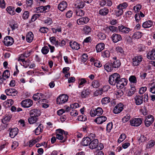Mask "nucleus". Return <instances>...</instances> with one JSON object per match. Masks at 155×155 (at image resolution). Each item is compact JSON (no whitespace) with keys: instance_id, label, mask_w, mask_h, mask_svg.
I'll list each match as a JSON object with an SVG mask.
<instances>
[{"instance_id":"obj_26","label":"nucleus","mask_w":155,"mask_h":155,"mask_svg":"<svg viewBox=\"0 0 155 155\" xmlns=\"http://www.w3.org/2000/svg\"><path fill=\"white\" fill-rule=\"evenodd\" d=\"M147 58L151 60L155 59V48L153 49L148 53Z\"/></svg>"},{"instance_id":"obj_47","label":"nucleus","mask_w":155,"mask_h":155,"mask_svg":"<svg viewBox=\"0 0 155 155\" xmlns=\"http://www.w3.org/2000/svg\"><path fill=\"white\" fill-rule=\"evenodd\" d=\"M49 51V48L47 46H44L41 49V52L44 54H47Z\"/></svg>"},{"instance_id":"obj_49","label":"nucleus","mask_w":155,"mask_h":155,"mask_svg":"<svg viewBox=\"0 0 155 155\" xmlns=\"http://www.w3.org/2000/svg\"><path fill=\"white\" fill-rule=\"evenodd\" d=\"M98 38L101 40H103L106 38V35L103 33H99L97 35Z\"/></svg>"},{"instance_id":"obj_8","label":"nucleus","mask_w":155,"mask_h":155,"mask_svg":"<svg viewBox=\"0 0 155 155\" xmlns=\"http://www.w3.org/2000/svg\"><path fill=\"white\" fill-rule=\"evenodd\" d=\"M33 104L32 101L30 99H28L22 101L21 106L25 108H28L31 106Z\"/></svg>"},{"instance_id":"obj_52","label":"nucleus","mask_w":155,"mask_h":155,"mask_svg":"<svg viewBox=\"0 0 155 155\" xmlns=\"http://www.w3.org/2000/svg\"><path fill=\"white\" fill-rule=\"evenodd\" d=\"M36 12L37 13L44 12V8L43 6H41L36 8Z\"/></svg>"},{"instance_id":"obj_29","label":"nucleus","mask_w":155,"mask_h":155,"mask_svg":"<svg viewBox=\"0 0 155 155\" xmlns=\"http://www.w3.org/2000/svg\"><path fill=\"white\" fill-rule=\"evenodd\" d=\"M10 121V116H7L5 117L2 120V122L4 124L3 126L5 128L7 127V125H9Z\"/></svg>"},{"instance_id":"obj_22","label":"nucleus","mask_w":155,"mask_h":155,"mask_svg":"<svg viewBox=\"0 0 155 155\" xmlns=\"http://www.w3.org/2000/svg\"><path fill=\"white\" fill-rule=\"evenodd\" d=\"M91 139L89 137H86L83 138L81 144L84 146H87L90 145Z\"/></svg>"},{"instance_id":"obj_23","label":"nucleus","mask_w":155,"mask_h":155,"mask_svg":"<svg viewBox=\"0 0 155 155\" xmlns=\"http://www.w3.org/2000/svg\"><path fill=\"white\" fill-rule=\"evenodd\" d=\"M111 62L107 63L104 65V69L107 72L111 71L114 68Z\"/></svg>"},{"instance_id":"obj_9","label":"nucleus","mask_w":155,"mask_h":155,"mask_svg":"<svg viewBox=\"0 0 155 155\" xmlns=\"http://www.w3.org/2000/svg\"><path fill=\"white\" fill-rule=\"evenodd\" d=\"M112 63V66L114 68H117L120 67L121 65V63L119 60L117 59L116 57L113 58L110 61Z\"/></svg>"},{"instance_id":"obj_64","label":"nucleus","mask_w":155,"mask_h":155,"mask_svg":"<svg viewBox=\"0 0 155 155\" xmlns=\"http://www.w3.org/2000/svg\"><path fill=\"white\" fill-rule=\"evenodd\" d=\"M147 89V87H141L139 91V93L140 94H143L146 91Z\"/></svg>"},{"instance_id":"obj_41","label":"nucleus","mask_w":155,"mask_h":155,"mask_svg":"<svg viewBox=\"0 0 155 155\" xmlns=\"http://www.w3.org/2000/svg\"><path fill=\"white\" fill-rule=\"evenodd\" d=\"M91 28L89 26H86L83 28L84 33L86 34H88L91 32Z\"/></svg>"},{"instance_id":"obj_59","label":"nucleus","mask_w":155,"mask_h":155,"mask_svg":"<svg viewBox=\"0 0 155 155\" xmlns=\"http://www.w3.org/2000/svg\"><path fill=\"white\" fill-rule=\"evenodd\" d=\"M110 52L109 51L106 50L102 53V56L104 57L108 58L110 57Z\"/></svg>"},{"instance_id":"obj_45","label":"nucleus","mask_w":155,"mask_h":155,"mask_svg":"<svg viewBox=\"0 0 155 155\" xmlns=\"http://www.w3.org/2000/svg\"><path fill=\"white\" fill-rule=\"evenodd\" d=\"M110 101V98L108 97H105L103 98L101 101L102 104H106Z\"/></svg>"},{"instance_id":"obj_21","label":"nucleus","mask_w":155,"mask_h":155,"mask_svg":"<svg viewBox=\"0 0 155 155\" xmlns=\"http://www.w3.org/2000/svg\"><path fill=\"white\" fill-rule=\"evenodd\" d=\"M98 143V141L97 139H94L91 141L89 148L90 149H93L96 148L97 146Z\"/></svg>"},{"instance_id":"obj_5","label":"nucleus","mask_w":155,"mask_h":155,"mask_svg":"<svg viewBox=\"0 0 155 155\" xmlns=\"http://www.w3.org/2000/svg\"><path fill=\"white\" fill-rule=\"evenodd\" d=\"M103 111L101 108L98 107L95 110H91L90 114L92 117H94L96 115L98 116L101 115L103 113Z\"/></svg>"},{"instance_id":"obj_53","label":"nucleus","mask_w":155,"mask_h":155,"mask_svg":"<svg viewBox=\"0 0 155 155\" xmlns=\"http://www.w3.org/2000/svg\"><path fill=\"white\" fill-rule=\"evenodd\" d=\"M130 118V116L129 114H127L122 119V122L124 123L127 122L129 120Z\"/></svg>"},{"instance_id":"obj_40","label":"nucleus","mask_w":155,"mask_h":155,"mask_svg":"<svg viewBox=\"0 0 155 155\" xmlns=\"http://www.w3.org/2000/svg\"><path fill=\"white\" fill-rule=\"evenodd\" d=\"M3 42L5 45L8 46L10 45V36H6L4 39Z\"/></svg>"},{"instance_id":"obj_17","label":"nucleus","mask_w":155,"mask_h":155,"mask_svg":"<svg viewBox=\"0 0 155 155\" xmlns=\"http://www.w3.org/2000/svg\"><path fill=\"white\" fill-rule=\"evenodd\" d=\"M30 114L31 116L36 117L39 116L40 115L41 112L40 110L38 109H34L30 110Z\"/></svg>"},{"instance_id":"obj_54","label":"nucleus","mask_w":155,"mask_h":155,"mask_svg":"<svg viewBox=\"0 0 155 155\" xmlns=\"http://www.w3.org/2000/svg\"><path fill=\"white\" fill-rule=\"evenodd\" d=\"M88 59V55L87 54H84L82 56L81 62L84 63Z\"/></svg>"},{"instance_id":"obj_10","label":"nucleus","mask_w":155,"mask_h":155,"mask_svg":"<svg viewBox=\"0 0 155 155\" xmlns=\"http://www.w3.org/2000/svg\"><path fill=\"white\" fill-rule=\"evenodd\" d=\"M154 120V118L153 116L151 115H149L147 116L145 120V124L147 127H149L151 124Z\"/></svg>"},{"instance_id":"obj_19","label":"nucleus","mask_w":155,"mask_h":155,"mask_svg":"<svg viewBox=\"0 0 155 155\" xmlns=\"http://www.w3.org/2000/svg\"><path fill=\"white\" fill-rule=\"evenodd\" d=\"M107 117L104 116H101L98 117L94 120V121L98 124H101L105 121L107 120Z\"/></svg>"},{"instance_id":"obj_56","label":"nucleus","mask_w":155,"mask_h":155,"mask_svg":"<svg viewBox=\"0 0 155 155\" xmlns=\"http://www.w3.org/2000/svg\"><path fill=\"white\" fill-rule=\"evenodd\" d=\"M29 12L27 11H25L23 14V18L24 19H26L28 18L29 16Z\"/></svg>"},{"instance_id":"obj_25","label":"nucleus","mask_w":155,"mask_h":155,"mask_svg":"<svg viewBox=\"0 0 155 155\" xmlns=\"http://www.w3.org/2000/svg\"><path fill=\"white\" fill-rule=\"evenodd\" d=\"M34 38V35L31 32H29L27 33L26 35V40L29 43H30L32 41Z\"/></svg>"},{"instance_id":"obj_39","label":"nucleus","mask_w":155,"mask_h":155,"mask_svg":"<svg viewBox=\"0 0 155 155\" xmlns=\"http://www.w3.org/2000/svg\"><path fill=\"white\" fill-rule=\"evenodd\" d=\"M87 82V81L85 78H81L79 79L78 81V87L79 88L81 87L82 86H83V85Z\"/></svg>"},{"instance_id":"obj_48","label":"nucleus","mask_w":155,"mask_h":155,"mask_svg":"<svg viewBox=\"0 0 155 155\" xmlns=\"http://www.w3.org/2000/svg\"><path fill=\"white\" fill-rule=\"evenodd\" d=\"M92 85L93 87L97 88L99 86L100 84L98 81L94 80L92 82Z\"/></svg>"},{"instance_id":"obj_18","label":"nucleus","mask_w":155,"mask_h":155,"mask_svg":"<svg viewBox=\"0 0 155 155\" xmlns=\"http://www.w3.org/2000/svg\"><path fill=\"white\" fill-rule=\"evenodd\" d=\"M118 28L120 32L123 33L125 34L128 33L131 30L130 28L122 25L119 26Z\"/></svg>"},{"instance_id":"obj_6","label":"nucleus","mask_w":155,"mask_h":155,"mask_svg":"<svg viewBox=\"0 0 155 155\" xmlns=\"http://www.w3.org/2000/svg\"><path fill=\"white\" fill-rule=\"evenodd\" d=\"M45 95L41 93H37L34 95L33 96V100L35 101L40 100L39 101L41 102H44V101H45V99H44L45 97Z\"/></svg>"},{"instance_id":"obj_24","label":"nucleus","mask_w":155,"mask_h":155,"mask_svg":"<svg viewBox=\"0 0 155 155\" xmlns=\"http://www.w3.org/2000/svg\"><path fill=\"white\" fill-rule=\"evenodd\" d=\"M150 91L152 94H155V82L152 81L148 84Z\"/></svg>"},{"instance_id":"obj_61","label":"nucleus","mask_w":155,"mask_h":155,"mask_svg":"<svg viewBox=\"0 0 155 155\" xmlns=\"http://www.w3.org/2000/svg\"><path fill=\"white\" fill-rule=\"evenodd\" d=\"M94 65L95 66L97 67H101L102 66V64L101 63L100 61L96 60L94 63Z\"/></svg>"},{"instance_id":"obj_32","label":"nucleus","mask_w":155,"mask_h":155,"mask_svg":"<svg viewBox=\"0 0 155 155\" xmlns=\"http://www.w3.org/2000/svg\"><path fill=\"white\" fill-rule=\"evenodd\" d=\"M18 129L16 128H14L10 130V137L14 138L16 136L18 133Z\"/></svg>"},{"instance_id":"obj_44","label":"nucleus","mask_w":155,"mask_h":155,"mask_svg":"<svg viewBox=\"0 0 155 155\" xmlns=\"http://www.w3.org/2000/svg\"><path fill=\"white\" fill-rule=\"evenodd\" d=\"M37 120L36 117L31 116V117L28 119V121L30 124H33L35 123Z\"/></svg>"},{"instance_id":"obj_12","label":"nucleus","mask_w":155,"mask_h":155,"mask_svg":"<svg viewBox=\"0 0 155 155\" xmlns=\"http://www.w3.org/2000/svg\"><path fill=\"white\" fill-rule=\"evenodd\" d=\"M135 102L137 105H140L143 104V96L140 95H136L134 97Z\"/></svg>"},{"instance_id":"obj_31","label":"nucleus","mask_w":155,"mask_h":155,"mask_svg":"<svg viewBox=\"0 0 155 155\" xmlns=\"http://www.w3.org/2000/svg\"><path fill=\"white\" fill-rule=\"evenodd\" d=\"M104 48V44L103 43L98 44L96 46V48L97 52L101 51Z\"/></svg>"},{"instance_id":"obj_15","label":"nucleus","mask_w":155,"mask_h":155,"mask_svg":"<svg viewBox=\"0 0 155 155\" xmlns=\"http://www.w3.org/2000/svg\"><path fill=\"white\" fill-rule=\"evenodd\" d=\"M36 126H38V127L34 130V131L36 135H39L41 133L43 129V126L42 124H39L38 125L37 123H35Z\"/></svg>"},{"instance_id":"obj_46","label":"nucleus","mask_w":155,"mask_h":155,"mask_svg":"<svg viewBox=\"0 0 155 155\" xmlns=\"http://www.w3.org/2000/svg\"><path fill=\"white\" fill-rule=\"evenodd\" d=\"M84 14V12L82 10L78 9L76 11V15L80 16H83Z\"/></svg>"},{"instance_id":"obj_43","label":"nucleus","mask_w":155,"mask_h":155,"mask_svg":"<svg viewBox=\"0 0 155 155\" xmlns=\"http://www.w3.org/2000/svg\"><path fill=\"white\" fill-rule=\"evenodd\" d=\"M129 81L130 83L133 84H136L137 82L136 78L134 75L130 76L129 78Z\"/></svg>"},{"instance_id":"obj_1","label":"nucleus","mask_w":155,"mask_h":155,"mask_svg":"<svg viewBox=\"0 0 155 155\" xmlns=\"http://www.w3.org/2000/svg\"><path fill=\"white\" fill-rule=\"evenodd\" d=\"M120 78V76L118 74L114 73L109 76V82L111 85H115L117 84Z\"/></svg>"},{"instance_id":"obj_35","label":"nucleus","mask_w":155,"mask_h":155,"mask_svg":"<svg viewBox=\"0 0 155 155\" xmlns=\"http://www.w3.org/2000/svg\"><path fill=\"white\" fill-rule=\"evenodd\" d=\"M109 88V86L106 85L104 86L103 88L101 89H99L98 91H99V95H101L103 94L104 91H107Z\"/></svg>"},{"instance_id":"obj_13","label":"nucleus","mask_w":155,"mask_h":155,"mask_svg":"<svg viewBox=\"0 0 155 155\" xmlns=\"http://www.w3.org/2000/svg\"><path fill=\"white\" fill-rule=\"evenodd\" d=\"M111 38L113 41L114 43H117L122 40L121 35L118 34H113L111 36Z\"/></svg>"},{"instance_id":"obj_50","label":"nucleus","mask_w":155,"mask_h":155,"mask_svg":"<svg viewBox=\"0 0 155 155\" xmlns=\"http://www.w3.org/2000/svg\"><path fill=\"white\" fill-rule=\"evenodd\" d=\"M126 138V135L124 134H122L120 136L119 139L118 140V142L120 143L122 142Z\"/></svg>"},{"instance_id":"obj_62","label":"nucleus","mask_w":155,"mask_h":155,"mask_svg":"<svg viewBox=\"0 0 155 155\" xmlns=\"http://www.w3.org/2000/svg\"><path fill=\"white\" fill-rule=\"evenodd\" d=\"M10 100H8L7 101H6L4 102L3 105V106L6 108H9L10 107Z\"/></svg>"},{"instance_id":"obj_20","label":"nucleus","mask_w":155,"mask_h":155,"mask_svg":"<svg viewBox=\"0 0 155 155\" xmlns=\"http://www.w3.org/2000/svg\"><path fill=\"white\" fill-rule=\"evenodd\" d=\"M68 6L67 2L63 1L61 2L58 5V9L61 11H63Z\"/></svg>"},{"instance_id":"obj_3","label":"nucleus","mask_w":155,"mask_h":155,"mask_svg":"<svg viewBox=\"0 0 155 155\" xmlns=\"http://www.w3.org/2000/svg\"><path fill=\"white\" fill-rule=\"evenodd\" d=\"M68 96L67 95H61L57 99V104H64L68 101Z\"/></svg>"},{"instance_id":"obj_28","label":"nucleus","mask_w":155,"mask_h":155,"mask_svg":"<svg viewBox=\"0 0 155 155\" xmlns=\"http://www.w3.org/2000/svg\"><path fill=\"white\" fill-rule=\"evenodd\" d=\"M153 25V22L150 20H149L143 22L142 24V26L144 28H148L151 27Z\"/></svg>"},{"instance_id":"obj_2","label":"nucleus","mask_w":155,"mask_h":155,"mask_svg":"<svg viewBox=\"0 0 155 155\" xmlns=\"http://www.w3.org/2000/svg\"><path fill=\"white\" fill-rule=\"evenodd\" d=\"M128 6V4L127 3L124 2L122 4H120L117 6V8L118 10V11H115V13L117 16H119L121 15L123 12V9L126 8Z\"/></svg>"},{"instance_id":"obj_37","label":"nucleus","mask_w":155,"mask_h":155,"mask_svg":"<svg viewBox=\"0 0 155 155\" xmlns=\"http://www.w3.org/2000/svg\"><path fill=\"white\" fill-rule=\"evenodd\" d=\"M51 42L54 45L57 47H58V41H56L55 38L54 37H52L49 38Z\"/></svg>"},{"instance_id":"obj_30","label":"nucleus","mask_w":155,"mask_h":155,"mask_svg":"<svg viewBox=\"0 0 155 155\" xmlns=\"http://www.w3.org/2000/svg\"><path fill=\"white\" fill-rule=\"evenodd\" d=\"M85 4L82 1H78L75 4V8H83L85 5Z\"/></svg>"},{"instance_id":"obj_36","label":"nucleus","mask_w":155,"mask_h":155,"mask_svg":"<svg viewBox=\"0 0 155 155\" xmlns=\"http://www.w3.org/2000/svg\"><path fill=\"white\" fill-rule=\"evenodd\" d=\"M136 90V89L134 86L131 87L127 93V96L130 97L132 96L135 92Z\"/></svg>"},{"instance_id":"obj_33","label":"nucleus","mask_w":155,"mask_h":155,"mask_svg":"<svg viewBox=\"0 0 155 155\" xmlns=\"http://www.w3.org/2000/svg\"><path fill=\"white\" fill-rule=\"evenodd\" d=\"M90 90L88 89H84L81 93V96L82 98L85 97L90 93Z\"/></svg>"},{"instance_id":"obj_34","label":"nucleus","mask_w":155,"mask_h":155,"mask_svg":"<svg viewBox=\"0 0 155 155\" xmlns=\"http://www.w3.org/2000/svg\"><path fill=\"white\" fill-rule=\"evenodd\" d=\"M108 12L109 10L106 8L101 9L99 12V14L102 15H106L108 14Z\"/></svg>"},{"instance_id":"obj_14","label":"nucleus","mask_w":155,"mask_h":155,"mask_svg":"<svg viewBox=\"0 0 155 155\" xmlns=\"http://www.w3.org/2000/svg\"><path fill=\"white\" fill-rule=\"evenodd\" d=\"M89 21L87 17H81L77 20V23L78 25H84L87 24Z\"/></svg>"},{"instance_id":"obj_38","label":"nucleus","mask_w":155,"mask_h":155,"mask_svg":"<svg viewBox=\"0 0 155 155\" xmlns=\"http://www.w3.org/2000/svg\"><path fill=\"white\" fill-rule=\"evenodd\" d=\"M10 73L9 70H6L3 72L2 74V78L4 80H6L9 78Z\"/></svg>"},{"instance_id":"obj_16","label":"nucleus","mask_w":155,"mask_h":155,"mask_svg":"<svg viewBox=\"0 0 155 155\" xmlns=\"http://www.w3.org/2000/svg\"><path fill=\"white\" fill-rule=\"evenodd\" d=\"M123 109V105L122 103H120L115 107L113 110L115 114H118Z\"/></svg>"},{"instance_id":"obj_60","label":"nucleus","mask_w":155,"mask_h":155,"mask_svg":"<svg viewBox=\"0 0 155 155\" xmlns=\"http://www.w3.org/2000/svg\"><path fill=\"white\" fill-rule=\"evenodd\" d=\"M18 145V143L17 141H14L13 142L12 145V150H15Z\"/></svg>"},{"instance_id":"obj_7","label":"nucleus","mask_w":155,"mask_h":155,"mask_svg":"<svg viewBox=\"0 0 155 155\" xmlns=\"http://www.w3.org/2000/svg\"><path fill=\"white\" fill-rule=\"evenodd\" d=\"M127 80L126 79L120 78L117 84V87L120 89H122L127 84Z\"/></svg>"},{"instance_id":"obj_55","label":"nucleus","mask_w":155,"mask_h":155,"mask_svg":"<svg viewBox=\"0 0 155 155\" xmlns=\"http://www.w3.org/2000/svg\"><path fill=\"white\" fill-rule=\"evenodd\" d=\"M113 124L112 123H109L107 126L106 130L107 131L109 132L112 129L113 127Z\"/></svg>"},{"instance_id":"obj_57","label":"nucleus","mask_w":155,"mask_h":155,"mask_svg":"<svg viewBox=\"0 0 155 155\" xmlns=\"http://www.w3.org/2000/svg\"><path fill=\"white\" fill-rule=\"evenodd\" d=\"M141 8V5L140 4H137L134 7V9L135 11L136 12H139Z\"/></svg>"},{"instance_id":"obj_11","label":"nucleus","mask_w":155,"mask_h":155,"mask_svg":"<svg viewBox=\"0 0 155 155\" xmlns=\"http://www.w3.org/2000/svg\"><path fill=\"white\" fill-rule=\"evenodd\" d=\"M143 59L142 56H137L133 58V65L134 66H137L139 65Z\"/></svg>"},{"instance_id":"obj_27","label":"nucleus","mask_w":155,"mask_h":155,"mask_svg":"<svg viewBox=\"0 0 155 155\" xmlns=\"http://www.w3.org/2000/svg\"><path fill=\"white\" fill-rule=\"evenodd\" d=\"M70 46L73 49L78 50L80 48V45L76 42L71 41L70 42Z\"/></svg>"},{"instance_id":"obj_4","label":"nucleus","mask_w":155,"mask_h":155,"mask_svg":"<svg viewBox=\"0 0 155 155\" xmlns=\"http://www.w3.org/2000/svg\"><path fill=\"white\" fill-rule=\"evenodd\" d=\"M142 120V118H133L130 121V125L132 126L138 127L141 124Z\"/></svg>"},{"instance_id":"obj_63","label":"nucleus","mask_w":155,"mask_h":155,"mask_svg":"<svg viewBox=\"0 0 155 155\" xmlns=\"http://www.w3.org/2000/svg\"><path fill=\"white\" fill-rule=\"evenodd\" d=\"M44 22L45 24H47L48 25H50L53 23L52 19L50 18H48L47 19L45 20Z\"/></svg>"},{"instance_id":"obj_42","label":"nucleus","mask_w":155,"mask_h":155,"mask_svg":"<svg viewBox=\"0 0 155 155\" xmlns=\"http://www.w3.org/2000/svg\"><path fill=\"white\" fill-rule=\"evenodd\" d=\"M142 36V33L140 32H136L133 35V37L136 39L140 38Z\"/></svg>"},{"instance_id":"obj_51","label":"nucleus","mask_w":155,"mask_h":155,"mask_svg":"<svg viewBox=\"0 0 155 155\" xmlns=\"http://www.w3.org/2000/svg\"><path fill=\"white\" fill-rule=\"evenodd\" d=\"M39 31L41 33H47L48 31V29L46 27H41L40 28Z\"/></svg>"},{"instance_id":"obj_58","label":"nucleus","mask_w":155,"mask_h":155,"mask_svg":"<svg viewBox=\"0 0 155 155\" xmlns=\"http://www.w3.org/2000/svg\"><path fill=\"white\" fill-rule=\"evenodd\" d=\"M77 119L78 120L82 121H84L87 120L86 117L83 115L79 116Z\"/></svg>"}]
</instances>
